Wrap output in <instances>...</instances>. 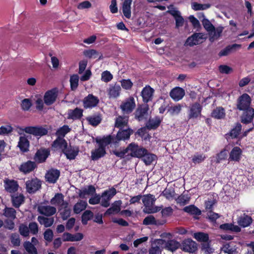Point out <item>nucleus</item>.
<instances>
[{
  "label": "nucleus",
  "instance_id": "nucleus-55",
  "mask_svg": "<svg viewBox=\"0 0 254 254\" xmlns=\"http://www.w3.org/2000/svg\"><path fill=\"white\" fill-rule=\"evenodd\" d=\"M79 77L77 74H73L70 78V87L72 90L77 88L78 85Z\"/></svg>",
  "mask_w": 254,
  "mask_h": 254
},
{
  "label": "nucleus",
  "instance_id": "nucleus-5",
  "mask_svg": "<svg viewBox=\"0 0 254 254\" xmlns=\"http://www.w3.org/2000/svg\"><path fill=\"white\" fill-rule=\"evenodd\" d=\"M27 133L32 134L35 136H42L47 134L48 129L42 126H29L23 129Z\"/></svg>",
  "mask_w": 254,
  "mask_h": 254
},
{
  "label": "nucleus",
  "instance_id": "nucleus-42",
  "mask_svg": "<svg viewBox=\"0 0 254 254\" xmlns=\"http://www.w3.org/2000/svg\"><path fill=\"white\" fill-rule=\"evenodd\" d=\"M37 220L41 224H43L46 228L51 227L54 222V218H47L42 216H39Z\"/></svg>",
  "mask_w": 254,
  "mask_h": 254
},
{
  "label": "nucleus",
  "instance_id": "nucleus-31",
  "mask_svg": "<svg viewBox=\"0 0 254 254\" xmlns=\"http://www.w3.org/2000/svg\"><path fill=\"white\" fill-rule=\"evenodd\" d=\"M105 154V148L98 145L97 148L92 151L91 158L93 160H97L103 157Z\"/></svg>",
  "mask_w": 254,
  "mask_h": 254
},
{
  "label": "nucleus",
  "instance_id": "nucleus-16",
  "mask_svg": "<svg viewBox=\"0 0 254 254\" xmlns=\"http://www.w3.org/2000/svg\"><path fill=\"white\" fill-rule=\"evenodd\" d=\"M10 199L12 206L18 208L25 202V198L23 194L17 192L10 194Z\"/></svg>",
  "mask_w": 254,
  "mask_h": 254
},
{
  "label": "nucleus",
  "instance_id": "nucleus-57",
  "mask_svg": "<svg viewBox=\"0 0 254 254\" xmlns=\"http://www.w3.org/2000/svg\"><path fill=\"white\" fill-rule=\"evenodd\" d=\"M242 126L240 124L238 123L234 128H233L230 132L229 135L232 138L237 137L241 130Z\"/></svg>",
  "mask_w": 254,
  "mask_h": 254
},
{
  "label": "nucleus",
  "instance_id": "nucleus-52",
  "mask_svg": "<svg viewBox=\"0 0 254 254\" xmlns=\"http://www.w3.org/2000/svg\"><path fill=\"white\" fill-rule=\"evenodd\" d=\"M156 158V156L155 155L147 152L142 157V160L146 165H149L155 161Z\"/></svg>",
  "mask_w": 254,
  "mask_h": 254
},
{
  "label": "nucleus",
  "instance_id": "nucleus-12",
  "mask_svg": "<svg viewBox=\"0 0 254 254\" xmlns=\"http://www.w3.org/2000/svg\"><path fill=\"white\" fill-rule=\"evenodd\" d=\"M204 34L202 33H196L188 38L185 43L187 46H193L202 43Z\"/></svg>",
  "mask_w": 254,
  "mask_h": 254
},
{
  "label": "nucleus",
  "instance_id": "nucleus-3",
  "mask_svg": "<svg viewBox=\"0 0 254 254\" xmlns=\"http://www.w3.org/2000/svg\"><path fill=\"white\" fill-rule=\"evenodd\" d=\"M51 150L49 148L41 147L35 153L33 159L39 164L45 162L50 155Z\"/></svg>",
  "mask_w": 254,
  "mask_h": 254
},
{
  "label": "nucleus",
  "instance_id": "nucleus-39",
  "mask_svg": "<svg viewBox=\"0 0 254 254\" xmlns=\"http://www.w3.org/2000/svg\"><path fill=\"white\" fill-rule=\"evenodd\" d=\"M96 192L95 188L92 185H89L80 190V197L85 195H93Z\"/></svg>",
  "mask_w": 254,
  "mask_h": 254
},
{
  "label": "nucleus",
  "instance_id": "nucleus-24",
  "mask_svg": "<svg viewBox=\"0 0 254 254\" xmlns=\"http://www.w3.org/2000/svg\"><path fill=\"white\" fill-rule=\"evenodd\" d=\"M154 92V89L149 85L146 86L143 88L141 91V96L144 103H148L152 100Z\"/></svg>",
  "mask_w": 254,
  "mask_h": 254
},
{
  "label": "nucleus",
  "instance_id": "nucleus-40",
  "mask_svg": "<svg viewBox=\"0 0 254 254\" xmlns=\"http://www.w3.org/2000/svg\"><path fill=\"white\" fill-rule=\"evenodd\" d=\"M3 215L9 219L14 220L16 218V211L12 207L5 206L3 210Z\"/></svg>",
  "mask_w": 254,
  "mask_h": 254
},
{
  "label": "nucleus",
  "instance_id": "nucleus-28",
  "mask_svg": "<svg viewBox=\"0 0 254 254\" xmlns=\"http://www.w3.org/2000/svg\"><path fill=\"white\" fill-rule=\"evenodd\" d=\"M52 146L55 148L61 149L62 152L68 146L66 141L64 138L60 137H57L56 139L53 141Z\"/></svg>",
  "mask_w": 254,
  "mask_h": 254
},
{
  "label": "nucleus",
  "instance_id": "nucleus-34",
  "mask_svg": "<svg viewBox=\"0 0 254 254\" xmlns=\"http://www.w3.org/2000/svg\"><path fill=\"white\" fill-rule=\"evenodd\" d=\"M18 146L22 152H27L29 151V141L25 136H20Z\"/></svg>",
  "mask_w": 254,
  "mask_h": 254
},
{
  "label": "nucleus",
  "instance_id": "nucleus-15",
  "mask_svg": "<svg viewBox=\"0 0 254 254\" xmlns=\"http://www.w3.org/2000/svg\"><path fill=\"white\" fill-rule=\"evenodd\" d=\"M37 168L35 161L28 160L22 163L19 167V171L24 174L30 173Z\"/></svg>",
  "mask_w": 254,
  "mask_h": 254
},
{
  "label": "nucleus",
  "instance_id": "nucleus-18",
  "mask_svg": "<svg viewBox=\"0 0 254 254\" xmlns=\"http://www.w3.org/2000/svg\"><path fill=\"white\" fill-rule=\"evenodd\" d=\"M121 87L118 84H111L107 90L109 98L115 99L120 96Z\"/></svg>",
  "mask_w": 254,
  "mask_h": 254
},
{
  "label": "nucleus",
  "instance_id": "nucleus-49",
  "mask_svg": "<svg viewBox=\"0 0 254 254\" xmlns=\"http://www.w3.org/2000/svg\"><path fill=\"white\" fill-rule=\"evenodd\" d=\"M71 129L67 125H64L59 128L56 131L57 137L64 138L65 134L70 131Z\"/></svg>",
  "mask_w": 254,
  "mask_h": 254
},
{
  "label": "nucleus",
  "instance_id": "nucleus-53",
  "mask_svg": "<svg viewBox=\"0 0 254 254\" xmlns=\"http://www.w3.org/2000/svg\"><path fill=\"white\" fill-rule=\"evenodd\" d=\"M67 119L72 120L79 119V108L76 107L74 110H68Z\"/></svg>",
  "mask_w": 254,
  "mask_h": 254
},
{
  "label": "nucleus",
  "instance_id": "nucleus-27",
  "mask_svg": "<svg viewBox=\"0 0 254 254\" xmlns=\"http://www.w3.org/2000/svg\"><path fill=\"white\" fill-rule=\"evenodd\" d=\"M131 3L132 0H125L122 4V12L124 14V16L127 19L130 18L131 16Z\"/></svg>",
  "mask_w": 254,
  "mask_h": 254
},
{
  "label": "nucleus",
  "instance_id": "nucleus-22",
  "mask_svg": "<svg viewBox=\"0 0 254 254\" xmlns=\"http://www.w3.org/2000/svg\"><path fill=\"white\" fill-rule=\"evenodd\" d=\"M169 94L174 101H179L184 97L185 91V90L181 87H176L171 90Z\"/></svg>",
  "mask_w": 254,
  "mask_h": 254
},
{
  "label": "nucleus",
  "instance_id": "nucleus-54",
  "mask_svg": "<svg viewBox=\"0 0 254 254\" xmlns=\"http://www.w3.org/2000/svg\"><path fill=\"white\" fill-rule=\"evenodd\" d=\"M161 195L164 196L168 200H172L175 196V192L173 190L166 189L162 192Z\"/></svg>",
  "mask_w": 254,
  "mask_h": 254
},
{
  "label": "nucleus",
  "instance_id": "nucleus-10",
  "mask_svg": "<svg viewBox=\"0 0 254 254\" xmlns=\"http://www.w3.org/2000/svg\"><path fill=\"white\" fill-rule=\"evenodd\" d=\"M251 98L246 93L243 94L238 99L237 108L239 110H246L247 108H251Z\"/></svg>",
  "mask_w": 254,
  "mask_h": 254
},
{
  "label": "nucleus",
  "instance_id": "nucleus-43",
  "mask_svg": "<svg viewBox=\"0 0 254 254\" xmlns=\"http://www.w3.org/2000/svg\"><path fill=\"white\" fill-rule=\"evenodd\" d=\"M220 228L225 231H231L235 232H239L241 231V228L237 225H235L232 223H225L220 226Z\"/></svg>",
  "mask_w": 254,
  "mask_h": 254
},
{
  "label": "nucleus",
  "instance_id": "nucleus-9",
  "mask_svg": "<svg viewBox=\"0 0 254 254\" xmlns=\"http://www.w3.org/2000/svg\"><path fill=\"white\" fill-rule=\"evenodd\" d=\"M180 248L184 252L192 253L197 250V246L192 240L187 239L182 242Z\"/></svg>",
  "mask_w": 254,
  "mask_h": 254
},
{
  "label": "nucleus",
  "instance_id": "nucleus-33",
  "mask_svg": "<svg viewBox=\"0 0 254 254\" xmlns=\"http://www.w3.org/2000/svg\"><path fill=\"white\" fill-rule=\"evenodd\" d=\"M162 120L158 117H155L152 119H149L146 124V127L148 129H155L160 125Z\"/></svg>",
  "mask_w": 254,
  "mask_h": 254
},
{
  "label": "nucleus",
  "instance_id": "nucleus-48",
  "mask_svg": "<svg viewBox=\"0 0 254 254\" xmlns=\"http://www.w3.org/2000/svg\"><path fill=\"white\" fill-rule=\"evenodd\" d=\"M183 210L191 215H199L201 214V211L193 205H190L185 207Z\"/></svg>",
  "mask_w": 254,
  "mask_h": 254
},
{
  "label": "nucleus",
  "instance_id": "nucleus-21",
  "mask_svg": "<svg viewBox=\"0 0 254 254\" xmlns=\"http://www.w3.org/2000/svg\"><path fill=\"white\" fill-rule=\"evenodd\" d=\"M243 111L244 112L241 117L242 123L245 124L252 123L254 118V109L247 108Z\"/></svg>",
  "mask_w": 254,
  "mask_h": 254
},
{
  "label": "nucleus",
  "instance_id": "nucleus-20",
  "mask_svg": "<svg viewBox=\"0 0 254 254\" xmlns=\"http://www.w3.org/2000/svg\"><path fill=\"white\" fill-rule=\"evenodd\" d=\"M87 64V61L85 60L80 62V81H87L90 78L92 75V72L90 69L85 70Z\"/></svg>",
  "mask_w": 254,
  "mask_h": 254
},
{
  "label": "nucleus",
  "instance_id": "nucleus-30",
  "mask_svg": "<svg viewBox=\"0 0 254 254\" xmlns=\"http://www.w3.org/2000/svg\"><path fill=\"white\" fill-rule=\"evenodd\" d=\"M38 211L41 214L47 216H51L56 212V208L50 205L41 206L38 207Z\"/></svg>",
  "mask_w": 254,
  "mask_h": 254
},
{
  "label": "nucleus",
  "instance_id": "nucleus-47",
  "mask_svg": "<svg viewBox=\"0 0 254 254\" xmlns=\"http://www.w3.org/2000/svg\"><path fill=\"white\" fill-rule=\"evenodd\" d=\"M23 247L28 254H38L36 248L30 242H25L23 244Z\"/></svg>",
  "mask_w": 254,
  "mask_h": 254
},
{
  "label": "nucleus",
  "instance_id": "nucleus-37",
  "mask_svg": "<svg viewBox=\"0 0 254 254\" xmlns=\"http://www.w3.org/2000/svg\"><path fill=\"white\" fill-rule=\"evenodd\" d=\"M121 200L115 201L112 204L111 207L107 210L105 214L111 215L114 213H118L121 210Z\"/></svg>",
  "mask_w": 254,
  "mask_h": 254
},
{
  "label": "nucleus",
  "instance_id": "nucleus-35",
  "mask_svg": "<svg viewBox=\"0 0 254 254\" xmlns=\"http://www.w3.org/2000/svg\"><path fill=\"white\" fill-rule=\"evenodd\" d=\"M114 141V137L111 135H108L103 138L96 137V141L100 146L105 147Z\"/></svg>",
  "mask_w": 254,
  "mask_h": 254
},
{
  "label": "nucleus",
  "instance_id": "nucleus-25",
  "mask_svg": "<svg viewBox=\"0 0 254 254\" xmlns=\"http://www.w3.org/2000/svg\"><path fill=\"white\" fill-rule=\"evenodd\" d=\"M164 248L171 252H174L181 247V243L174 239L169 240L165 241Z\"/></svg>",
  "mask_w": 254,
  "mask_h": 254
},
{
  "label": "nucleus",
  "instance_id": "nucleus-62",
  "mask_svg": "<svg viewBox=\"0 0 254 254\" xmlns=\"http://www.w3.org/2000/svg\"><path fill=\"white\" fill-rule=\"evenodd\" d=\"M93 216V213L90 210H86L82 215V222L83 224H86Z\"/></svg>",
  "mask_w": 254,
  "mask_h": 254
},
{
  "label": "nucleus",
  "instance_id": "nucleus-23",
  "mask_svg": "<svg viewBox=\"0 0 254 254\" xmlns=\"http://www.w3.org/2000/svg\"><path fill=\"white\" fill-rule=\"evenodd\" d=\"M60 175L59 170L55 169H51L47 171L45 175L46 181L49 183H55Z\"/></svg>",
  "mask_w": 254,
  "mask_h": 254
},
{
  "label": "nucleus",
  "instance_id": "nucleus-32",
  "mask_svg": "<svg viewBox=\"0 0 254 254\" xmlns=\"http://www.w3.org/2000/svg\"><path fill=\"white\" fill-rule=\"evenodd\" d=\"M68 203L67 202H63V204L61 205L60 214L64 220H66L70 215L71 210L68 207Z\"/></svg>",
  "mask_w": 254,
  "mask_h": 254
},
{
  "label": "nucleus",
  "instance_id": "nucleus-64",
  "mask_svg": "<svg viewBox=\"0 0 254 254\" xmlns=\"http://www.w3.org/2000/svg\"><path fill=\"white\" fill-rule=\"evenodd\" d=\"M83 55L88 58H96L98 55V53L95 50L90 49L84 51Z\"/></svg>",
  "mask_w": 254,
  "mask_h": 254
},
{
  "label": "nucleus",
  "instance_id": "nucleus-46",
  "mask_svg": "<svg viewBox=\"0 0 254 254\" xmlns=\"http://www.w3.org/2000/svg\"><path fill=\"white\" fill-rule=\"evenodd\" d=\"M225 116V110L222 107H217L214 109L212 113L211 117L217 119H221Z\"/></svg>",
  "mask_w": 254,
  "mask_h": 254
},
{
  "label": "nucleus",
  "instance_id": "nucleus-45",
  "mask_svg": "<svg viewBox=\"0 0 254 254\" xmlns=\"http://www.w3.org/2000/svg\"><path fill=\"white\" fill-rule=\"evenodd\" d=\"M64 196L61 193H56L54 197L51 200V203L54 205H60L63 204V202H66L64 200Z\"/></svg>",
  "mask_w": 254,
  "mask_h": 254
},
{
  "label": "nucleus",
  "instance_id": "nucleus-63",
  "mask_svg": "<svg viewBox=\"0 0 254 254\" xmlns=\"http://www.w3.org/2000/svg\"><path fill=\"white\" fill-rule=\"evenodd\" d=\"M13 127L10 125L2 126L0 127V135L10 133L13 131Z\"/></svg>",
  "mask_w": 254,
  "mask_h": 254
},
{
  "label": "nucleus",
  "instance_id": "nucleus-44",
  "mask_svg": "<svg viewBox=\"0 0 254 254\" xmlns=\"http://www.w3.org/2000/svg\"><path fill=\"white\" fill-rule=\"evenodd\" d=\"M62 239L64 242L70 241H79V233H77L75 235H72L69 233H64L62 236Z\"/></svg>",
  "mask_w": 254,
  "mask_h": 254
},
{
  "label": "nucleus",
  "instance_id": "nucleus-26",
  "mask_svg": "<svg viewBox=\"0 0 254 254\" xmlns=\"http://www.w3.org/2000/svg\"><path fill=\"white\" fill-rule=\"evenodd\" d=\"M242 153V149L239 147H234L229 154V161L239 162Z\"/></svg>",
  "mask_w": 254,
  "mask_h": 254
},
{
  "label": "nucleus",
  "instance_id": "nucleus-2",
  "mask_svg": "<svg viewBox=\"0 0 254 254\" xmlns=\"http://www.w3.org/2000/svg\"><path fill=\"white\" fill-rule=\"evenodd\" d=\"M202 23L209 34V40L211 42H214L220 37L224 29L223 27L218 26L215 28L210 21L205 17L202 20Z\"/></svg>",
  "mask_w": 254,
  "mask_h": 254
},
{
  "label": "nucleus",
  "instance_id": "nucleus-6",
  "mask_svg": "<svg viewBox=\"0 0 254 254\" xmlns=\"http://www.w3.org/2000/svg\"><path fill=\"white\" fill-rule=\"evenodd\" d=\"M26 189L29 193H34L41 188V181L37 179L33 178L26 182Z\"/></svg>",
  "mask_w": 254,
  "mask_h": 254
},
{
  "label": "nucleus",
  "instance_id": "nucleus-29",
  "mask_svg": "<svg viewBox=\"0 0 254 254\" xmlns=\"http://www.w3.org/2000/svg\"><path fill=\"white\" fill-rule=\"evenodd\" d=\"M132 133V129L129 127L120 129L116 135V138L118 140L128 139Z\"/></svg>",
  "mask_w": 254,
  "mask_h": 254
},
{
  "label": "nucleus",
  "instance_id": "nucleus-11",
  "mask_svg": "<svg viewBox=\"0 0 254 254\" xmlns=\"http://www.w3.org/2000/svg\"><path fill=\"white\" fill-rule=\"evenodd\" d=\"M165 242L161 239H155L151 243V247L149 250L148 254H159L162 251V248Z\"/></svg>",
  "mask_w": 254,
  "mask_h": 254
},
{
  "label": "nucleus",
  "instance_id": "nucleus-7",
  "mask_svg": "<svg viewBox=\"0 0 254 254\" xmlns=\"http://www.w3.org/2000/svg\"><path fill=\"white\" fill-rule=\"evenodd\" d=\"M202 107L198 103H195L190 106L188 113L189 119H195L201 117Z\"/></svg>",
  "mask_w": 254,
  "mask_h": 254
},
{
  "label": "nucleus",
  "instance_id": "nucleus-17",
  "mask_svg": "<svg viewBox=\"0 0 254 254\" xmlns=\"http://www.w3.org/2000/svg\"><path fill=\"white\" fill-rule=\"evenodd\" d=\"M4 187L6 191L14 194L18 190L19 185L16 181L7 179L4 181Z\"/></svg>",
  "mask_w": 254,
  "mask_h": 254
},
{
  "label": "nucleus",
  "instance_id": "nucleus-51",
  "mask_svg": "<svg viewBox=\"0 0 254 254\" xmlns=\"http://www.w3.org/2000/svg\"><path fill=\"white\" fill-rule=\"evenodd\" d=\"M65 154L66 158L70 160L74 159L77 155L78 151L71 149V148L66 147V149L63 152Z\"/></svg>",
  "mask_w": 254,
  "mask_h": 254
},
{
  "label": "nucleus",
  "instance_id": "nucleus-58",
  "mask_svg": "<svg viewBox=\"0 0 254 254\" xmlns=\"http://www.w3.org/2000/svg\"><path fill=\"white\" fill-rule=\"evenodd\" d=\"M210 6L209 4H200L197 2H193L191 4V7L194 10H205Z\"/></svg>",
  "mask_w": 254,
  "mask_h": 254
},
{
  "label": "nucleus",
  "instance_id": "nucleus-60",
  "mask_svg": "<svg viewBox=\"0 0 254 254\" xmlns=\"http://www.w3.org/2000/svg\"><path fill=\"white\" fill-rule=\"evenodd\" d=\"M113 78V75L108 70L103 71L101 74V80L105 82L111 81Z\"/></svg>",
  "mask_w": 254,
  "mask_h": 254
},
{
  "label": "nucleus",
  "instance_id": "nucleus-14",
  "mask_svg": "<svg viewBox=\"0 0 254 254\" xmlns=\"http://www.w3.org/2000/svg\"><path fill=\"white\" fill-rule=\"evenodd\" d=\"M58 97V91L56 88L48 90L44 96V103L48 106L53 104Z\"/></svg>",
  "mask_w": 254,
  "mask_h": 254
},
{
  "label": "nucleus",
  "instance_id": "nucleus-36",
  "mask_svg": "<svg viewBox=\"0 0 254 254\" xmlns=\"http://www.w3.org/2000/svg\"><path fill=\"white\" fill-rule=\"evenodd\" d=\"M128 118L119 116L118 117L115 122V127L122 129L128 127L127 126Z\"/></svg>",
  "mask_w": 254,
  "mask_h": 254
},
{
  "label": "nucleus",
  "instance_id": "nucleus-59",
  "mask_svg": "<svg viewBox=\"0 0 254 254\" xmlns=\"http://www.w3.org/2000/svg\"><path fill=\"white\" fill-rule=\"evenodd\" d=\"M190 197L187 195L182 194L178 197L176 201L180 205H184L190 201Z\"/></svg>",
  "mask_w": 254,
  "mask_h": 254
},
{
  "label": "nucleus",
  "instance_id": "nucleus-56",
  "mask_svg": "<svg viewBox=\"0 0 254 254\" xmlns=\"http://www.w3.org/2000/svg\"><path fill=\"white\" fill-rule=\"evenodd\" d=\"M183 107L181 104H177L174 106H171L169 108L168 112L172 115H177L181 112Z\"/></svg>",
  "mask_w": 254,
  "mask_h": 254
},
{
  "label": "nucleus",
  "instance_id": "nucleus-50",
  "mask_svg": "<svg viewBox=\"0 0 254 254\" xmlns=\"http://www.w3.org/2000/svg\"><path fill=\"white\" fill-rule=\"evenodd\" d=\"M193 237L199 242H207L209 240L208 235L203 232L194 233Z\"/></svg>",
  "mask_w": 254,
  "mask_h": 254
},
{
  "label": "nucleus",
  "instance_id": "nucleus-1",
  "mask_svg": "<svg viewBox=\"0 0 254 254\" xmlns=\"http://www.w3.org/2000/svg\"><path fill=\"white\" fill-rule=\"evenodd\" d=\"M142 201L144 206L143 211L145 213H154L160 211L163 207L162 206H157L154 205L156 198L151 194L143 195Z\"/></svg>",
  "mask_w": 254,
  "mask_h": 254
},
{
  "label": "nucleus",
  "instance_id": "nucleus-38",
  "mask_svg": "<svg viewBox=\"0 0 254 254\" xmlns=\"http://www.w3.org/2000/svg\"><path fill=\"white\" fill-rule=\"evenodd\" d=\"M252 223V218L246 214L240 217L238 220V224L242 227H247Z\"/></svg>",
  "mask_w": 254,
  "mask_h": 254
},
{
  "label": "nucleus",
  "instance_id": "nucleus-4",
  "mask_svg": "<svg viewBox=\"0 0 254 254\" xmlns=\"http://www.w3.org/2000/svg\"><path fill=\"white\" fill-rule=\"evenodd\" d=\"M130 151V155L133 157L137 158H142L144 155L147 152V150L142 147L139 146L134 143H131L128 145L126 148V152Z\"/></svg>",
  "mask_w": 254,
  "mask_h": 254
},
{
  "label": "nucleus",
  "instance_id": "nucleus-13",
  "mask_svg": "<svg viewBox=\"0 0 254 254\" xmlns=\"http://www.w3.org/2000/svg\"><path fill=\"white\" fill-rule=\"evenodd\" d=\"M148 109L149 108L147 105H143L138 106L134 113L135 118L138 121H141L146 119Z\"/></svg>",
  "mask_w": 254,
  "mask_h": 254
},
{
  "label": "nucleus",
  "instance_id": "nucleus-8",
  "mask_svg": "<svg viewBox=\"0 0 254 254\" xmlns=\"http://www.w3.org/2000/svg\"><path fill=\"white\" fill-rule=\"evenodd\" d=\"M135 107V102L132 97H130L122 102L120 108L125 114H128L132 112Z\"/></svg>",
  "mask_w": 254,
  "mask_h": 254
},
{
  "label": "nucleus",
  "instance_id": "nucleus-61",
  "mask_svg": "<svg viewBox=\"0 0 254 254\" xmlns=\"http://www.w3.org/2000/svg\"><path fill=\"white\" fill-rule=\"evenodd\" d=\"M102 193L111 200V199L116 194L117 190L115 188L112 187L104 190Z\"/></svg>",
  "mask_w": 254,
  "mask_h": 254
},
{
  "label": "nucleus",
  "instance_id": "nucleus-19",
  "mask_svg": "<svg viewBox=\"0 0 254 254\" xmlns=\"http://www.w3.org/2000/svg\"><path fill=\"white\" fill-rule=\"evenodd\" d=\"M99 102L98 98L91 94L84 99L83 106L85 108H93L96 107Z\"/></svg>",
  "mask_w": 254,
  "mask_h": 254
},
{
  "label": "nucleus",
  "instance_id": "nucleus-41",
  "mask_svg": "<svg viewBox=\"0 0 254 254\" xmlns=\"http://www.w3.org/2000/svg\"><path fill=\"white\" fill-rule=\"evenodd\" d=\"M102 120V116L100 114L92 115L87 118L89 124L93 126H98L101 123Z\"/></svg>",
  "mask_w": 254,
  "mask_h": 254
}]
</instances>
